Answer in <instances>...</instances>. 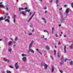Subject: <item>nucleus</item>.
<instances>
[{"mask_svg": "<svg viewBox=\"0 0 73 73\" xmlns=\"http://www.w3.org/2000/svg\"><path fill=\"white\" fill-rule=\"evenodd\" d=\"M22 57H23L22 58V60L24 62H27V55L26 54H22Z\"/></svg>", "mask_w": 73, "mask_h": 73, "instance_id": "1", "label": "nucleus"}, {"mask_svg": "<svg viewBox=\"0 0 73 73\" xmlns=\"http://www.w3.org/2000/svg\"><path fill=\"white\" fill-rule=\"evenodd\" d=\"M63 57H64V56H62V58L61 59V61L60 62V64L61 66L64 63V62H63V61L64 60V59L63 58Z\"/></svg>", "mask_w": 73, "mask_h": 73, "instance_id": "2", "label": "nucleus"}, {"mask_svg": "<svg viewBox=\"0 0 73 73\" xmlns=\"http://www.w3.org/2000/svg\"><path fill=\"white\" fill-rule=\"evenodd\" d=\"M33 41H32L31 42V43H30L29 45V49H31V48L32 47V45H33Z\"/></svg>", "mask_w": 73, "mask_h": 73, "instance_id": "3", "label": "nucleus"}, {"mask_svg": "<svg viewBox=\"0 0 73 73\" xmlns=\"http://www.w3.org/2000/svg\"><path fill=\"white\" fill-rule=\"evenodd\" d=\"M42 66H44V68H45V69H47V68H48V66L46 64H45V63H42Z\"/></svg>", "mask_w": 73, "mask_h": 73, "instance_id": "4", "label": "nucleus"}, {"mask_svg": "<svg viewBox=\"0 0 73 73\" xmlns=\"http://www.w3.org/2000/svg\"><path fill=\"white\" fill-rule=\"evenodd\" d=\"M18 63L17 62L15 64V67L16 68V69H18L19 68V66H18Z\"/></svg>", "mask_w": 73, "mask_h": 73, "instance_id": "5", "label": "nucleus"}, {"mask_svg": "<svg viewBox=\"0 0 73 73\" xmlns=\"http://www.w3.org/2000/svg\"><path fill=\"white\" fill-rule=\"evenodd\" d=\"M35 13H34L33 14V15H32V16L31 17V18L29 19V20L28 21V22H29V21H31V19H32V17H33V16H35Z\"/></svg>", "mask_w": 73, "mask_h": 73, "instance_id": "6", "label": "nucleus"}, {"mask_svg": "<svg viewBox=\"0 0 73 73\" xmlns=\"http://www.w3.org/2000/svg\"><path fill=\"white\" fill-rule=\"evenodd\" d=\"M28 52L29 53V52H31V53H35L34 51L31 49H29V51H28Z\"/></svg>", "mask_w": 73, "mask_h": 73, "instance_id": "7", "label": "nucleus"}, {"mask_svg": "<svg viewBox=\"0 0 73 73\" xmlns=\"http://www.w3.org/2000/svg\"><path fill=\"white\" fill-rule=\"evenodd\" d=\"M66 45H65L64 47V53H66Z\"/></svg>", "mask_w": 73, "mask_h": 73, "instance_id": "8", "label": "nucleus"}, {"mask_svg": "<svg viewBox=\"0 0 73 73\" xmlns=\"http://www.w3.org/2000/svg\"><path fill=\"white\" fill-rule=\"evenodd\" d=\"M20 14H22L23 16H26V14L23 11L21 12H20Z\"/></svg>", "mask_w": 73, "mask_h": 73, "instance_id": "9", "label": "nucleus"}, {"mask_svg": "<svg viewBox=\"0 0 73 73\" xmlns=\"http://www.w3.org/2000/svg\"><path fill=\"white\" fill-rule=\"evenodd\" d=\"M12 41H9L8 43V46H11V45H12Z\"/></svg>", "mask_w": 73, "mask_h": 73, "instance_id": "10", "label": "nucleus"}, {"mask_svg": "<svg viewBox=\"0 0 73 73\" xmlns=\"http://www.w3.org/2000/svg\"><path fill=\"white\" fill-rule=\"evenodd\" d=\"M3 8H5V9H6V10L8 11V5H6L5 6H4Z\"/></svg>", "mask_w": 73, "mask_h": 73, "instance_id": "11", "label": "nucleus"}, {"mask_svg": "<svg viewBox=\"0 0 73 73\" xmlns=\"http://www.w3.org/2000/svg\"><path fill=\"white\" fill-rule=\"evenodd\" d=\"M69 8H67L66 11V13H69Z\"/></svg>", "mask_w": 73, "mask_h": 73, "instance_id": "12", "label": "nucleus"}, {"mask_svg": "<svg viewBox=\"0 0 73 73\" xmlns=\"http://www.w3.org/2000/svg\"><path fill=\"white\" fill-rule=\"evenodd\" d=\"M42 20H43V21H44V23H46V20H45V19L44 17H42Z\"/></svg>", "mask_w": 73, "mask_h": 73, "instance_id": "13", "label": "nucleus"}, {"mask_svg": "<svg viewBox=\"0 0 73 73\" xmlns=\"http://www.w3.org/2000/svg\"><path fill=\"white\" fill-rule=\"evenodd\" d=\"M61 20L62 21H63V20H65V18L64 17H63V15H61Z\"/></svg>", "mask_w": 73, "mask_h": 73, "instance_id": "14", "label": "nucleus"}, {"mask_svg": "<svg viewBox=\"0 0 73 73\" xmlns=\"http://www.w3.org/2000/svg\"><path fill=\"white\" fill-rule=\"evenodd\" d=\"M70 49H73V44H72L70 46Z\"/></svg>", "mask_w": 73, "mask_h": 73, "instance_id": "15", "label": "nucleus"}, {"mask_svg": "<svg viewBox=\"0 0 73 73\" xmlns=\"http://www.w3.org/2000/svg\"><path fill=\"white\" fill-rule=\"evenodd\" d=\"M70 65H73V61H71L69 63Z\"/></svg>", "mask_w": 73, "mask_h": 73, "instance_id": "16", "label": "nucleus"}, {"mask_svg": "<svg viewBox=\"0 0 73 73\" xmlns=\"http://www.w3.org/2000/svg\"><path fill=\"white\" fill-rule=\"evenodd\" d=\"M4 61L5 62H9V60H7V59H5L4 60Z\"/></svg>", "mask_w": 73, "mask_h": 73, "instance_id": "17", "label": "nucleus"}, {"mask_svg": "<svg viewBox=\"0 0 73 73\" xmlns=\"http://www.w3.org/2000/svg\"><path fill=\"white\" fill-rule=\"evenodd\" d=\"M21 10H24V9L23 8H19V10L20 12H21Z\"/></svg>", "mask_w": 73, "mask_h": 73, "instance_id": "18", "label": "nucleus"}, {"mask_svg": "<svg viewBox=\"0 0 73 73\" xmlns=\"http://www.w3.org/2000/svg\"><path fill=\"white\" fill-rule=\"evenodd\" d=\"M5 22L7 21V22H8V23H10L9 20V19H7L5 20Z\"/></svg>", "mask_w": 73, "mask_h": 73, "instance_id": "19", "label": "nucleus"}, {"mask_svg": "<svg viewBox=\"0 0 73 73\" xmlns=\"http://www.w3.org/2000/svg\"><path fill=\"white\" fill-rule=\"evenodd\" d=\"M4 6L3 5H0V8H4Z\"/></svg>", "mask_w": 73, "mask_h": 73, "instance_id": "20", "label": "nucleus"}, {"mask_svg": "<svg viewBox=\"0 0 73 73\" xmlns=\"http://www.w3.org/2000/svg\"><path fill=\"white\" fill-rule=\"evenodd\" d=\"M51 70H52V72H54V67L53 66H52V68L51 69Z\"/></svg>", "mask_w": 73, "mask_h": 73, "instance_id": "21", "label": "nucleus"}, {"mask_svg": "<svg viewBox=\"0 0 73 73\" xmlns=\"http://www.w3.org/2000/svg\"><path fill=\"white\" fill-rule=\"evenodd\" d=\"M46 49H47V50H49V47L48 46H46Z\"/></svg>", "mask_w": 73, "mask_h": 73, "instance_id": "22", "label": "nucleus"}, {"mask_svg": "<svg viewBox=\"0 0 73 73\" xmlns=\"http://www.w3.org/2000/svg\"><path fill=\"white\" fill-rule=\"evenodd\" d=\"M36 50L37 51V52H38V53H40V54H41V52H40V51H39V50H38V49H36Z\"/></svg>", "mask_w": 73, "mask_h": 73, "instance_id": "23", "label": "nucleus"}, {"mask_svg": "<svg viewBox=\"0 0 73 73\" xmlns=\"http://www.w3.org/2000/svg\"><path fill=\"white\" fill-rule=\"evenodd\" d=\"M4 20L3 18V17H1L0 18V21H2V20Z\"/></svg>", "mask_w": 73, "mask_h": 73, "instance_id": "24", "label": "nucleus"}, {"mask_svg": "<svg viewBox=\"0 0 73 73\" xmlns=\"http://www.w3.org/2000/svg\"><path fill=\"white\" fill-rule=\"evenodd\" d=\"M17 40H18V38L17 37H15V41H17Z\"/></svg>", "mask_w": 73, "mask_h": 73, "instance_id": "25", "label": "nucleus"}, {"mask_svg": "<svg viewBox=\"0 0 73 73\" xmlns=\"http://www.w3.org/2000/svg\"><path fill=\"white\" fill-rule=\"evenodd\" d=\"M11 51H12V49H11V48L9 49V50H8L9 52H10V53H11Z\"/></svg>", "mask_w": 73, "mask_h": 73, "instance_id": "26", "label": "nucleus"}, {"mask_svg": "<svg viewBox=\"0 0 73 73\" xmlns=\"http://www.w3.org/2000/svg\"><path fill=\"white\" fill-rule=\"evenodd\" d=\"M44 32H47V33H48L49 34V32H48V31L46 30H44Z\"/></svg>", "mask_w": 73, "mask_h": 73, "instance_id": "27", "label": "nucleus"}, {"mask_svg": "<svg viewBox=\"0 0 73 73\" xmlns=\"http://www.w3.org/2000/svg\"><path fill=\"white\" fill-rule=\"evenodd\" d=\"M54 28L53 27L52 28V33H53V31L54 30Z\"/></svg>", "mask_w": 73, "mask_h": 73, "instance_id": "28", "label": "nucleus"}, {"mask_svg": "<svg viewBox=\"0 0 73 73\" xmlns=\"http://www.w3.org/2000/svg\"><path fill=\"white\" fill-rule=\"evenodd\" d=\"M54 55H56V50H54Z\"/></svg>", "mask_w": 73, "mask_h": 73, "instance_id": "29", "label": "nucleus"}, {"mask_svg": "<svg viewBox=\"0 0 73 73\" xmlns=\"http://www.w3.org/2000/svg\"><path fill=\"white\" fill-rule=\"evenodd\" d=\"M28 35L29 36H31V35H32V33H29L28 34Z\"/></svg>", "mask_w": 73, "mask_h": 73, "instance_id": "30", "label": "nucleus"}, {"mask_svg": "<svg viewBox=\"0 0 73 73\" xmlns=\"http://www.w3.org/2000/svg\"><path fill=\"white\" fill-rule=\"evenodd\" d=\"M7 73H11V72L7 70Z\"/></svg>", "mask_w": 73, "mask_h": 73, "instance_id": "31", "label": "nucleus"}, {"mask_svg": "<svg viewBox=\"0 0 73 73\" xmlns=\"http://www.w3.org/2000/svg\"><path fill=\"white\" fill-rule=\"evenodd\" d=\"M71 5L72 8H73V3H71Z\"/></svg>", "mask_w": 73, "mask_h": 73, "instance_id": "32", "label": "nucleus"}, {"mask_svg": "<svg viewBox=\"0 0 73 73\" xmlns=\"http://www.w3.org/2000/svg\"><path fill=\"white\" fill-rule=\"evenodd\" d=\"M6 17L7 16H6V15H4V18H3V20H5V19H6Z\"/></svg>", "mask_w": 73, "mask_h": 73, "instance_id": "33", "label": "nucleus"}, {"mask_svg": "<svg viewBox=\"0 0 73 73\" xmlns=\"http://www.w3.org/2000/svg\"><path fill=\"white\" fill-rule=\"evenodd\" d=\"M58 0H56V4H58Z\"/></svg>", "mask_w": 73, "mask_h": 73, "instance_id": "34", "label": "nucleus"}, {"mask_svg": "<svg viewBox=\"0 0 73 73\" xmlns=\"http://www.w3.org/2000/svg\"><path fill=\"white\" fill-rule=\"evenodd\" d=\"M41 36L42 37V38H44V36L43 35H41Z\"/></svg>", "mask_w": 73, "mask_h": 73, "instance_id": "35", "label": "nucleus"}, {"mask_svg": "<svg viewBox=\"0 0 73 73\" xmlns=\"http://www.w3.org/2000/svg\"><path fill=\"white\" fill-rule=\"evenodd\" d=\"M13 19H16V15H14L13 17Z\"/></svg>", "mask_w": 73, "mask_h": 73, "instance_id": "36", "label": "nucleus"}, {"mask_svg": "<svg viewBox=\"0 0 73 73\" xmlns=\"http://www.w3.org/2000/svg\"><path fill=\"white\" fill-rule=\"evenodd\" d=\"M14 19V23H16V19Z\"/></svg>", "mask_w": 73, "mask_h": 73, "instance_id": "37", "label": "nucleus"}, {"mask_svg": "<svg viewBox=\"0 0 73 73\" xmlns=\"http://www.w3.org/2000/svg\"><path fill=\"white\" fill-rule=\"evenodd\" d=\"M7 18L8 19H11V18L9 16H7Z\"/></svg>", "mask_w": 73, "mask_h": 73, "instance_id": "38", "label": "nucleus"}, {"mask_svg": "<svg viewBox=\"0 0 73 73\" xmlns=\"http://www.w3.org/2000/svg\"><path fill=\"white\" fill-rule=\"evenodd\" d=\"M24 9L26 10L27 9H28V7H25Z\"/></svg>", "mask_w": 73, "mask_h": 73, "instance_id": "39", "label": "nucleus"}, {"mask_svg": "<svg viewBox=\"0 0 73 73\" xmlns=\"http://www.w3.org/2000/svg\"><path fill=\"white\" fill-rule=\"evenodd\" d=\"M58 57H59V58L60 57V54L58 53Z\"/></svg>", "mask_w": 73, "mask_h": 73, "instance_id": "40", "label": "nucleus"}, {"mask_svg": "<svg viewBox=\"0 0 73 73\" xmlns=\"http://www.w3.org/2000/svg\"><path fill=\"white\" fill-rule=\"evenodd\" d=\"M68 60V59H67V58H65V62H66V60Z\"/></svg>", "mask_w": 73, "mask_h": 73, "instance_id": "41", "label": "nucleus"}, {"mask_svg": "<svg viewBox=\"0 0 73 73\" xmlns=\"http://www.w3.org/2000/svg\"><path fill=\"white\" fill-rule=\"evenodd\" d=\"M5 15H8V13H5Z\"/></svg>", "mask_w": 73, "mask_h": 73, "instance_id": "42", "label": "nucleus"}, {"mask_svg": "<svg viewBox=\"0 0 73 73\" xmlns=\"http://www.w3.org/2000/svg\"><path fill=\"white\" fill-rule=\"evenodd\" d=\"M9 67H10V68H13V67H12V66H9Z\"/></svg>", "mask_w": 73, "mask_h": 73, "instance_id": "43", "label": "nucleus"}, {"mask_svg": "<svg viewBox=\"0 0 73 73\" xmlns=\"http://www.w3.org/2000/svg\"><path fill=\"white\" fill-rule=\"evenodd\" d=\"M62 9V8H61L59 9V11H61Z\"/></svg>", "mask_w": 73, "mask_h": 73, "instance_id": "44", "label": "nucleus"}, {"mask_svg": "<svg viewBox=\"0 0 73 73\" xmlns=\"http://www.w3.org/2000/svg\"><path fill=\"white\" fill-rule=\"evenodd\" d=\"M50 57L51 58L52 60L53 59V57H52V56H50Z\"/></svg>", "mask_w": 73, "mask_h": 73, "instance_id": "45", "label": "nucleus"}, {"mask_svg": "<svg viewBox=\"0 0 73 73\" xmlns=\"http://www.w3.org/2000/svg\"><path fill=\"white\" fill-rule=\"evenodd\" d=\"M59 71L61 73H62V71L59 70Z\"/></svg>", "mask_w": 73, "mask_h": 73, "instance_id": "46", "label": "nucleus"}, {"mask_svg": "<svg viewBox=\"0 0 73 73\" xmlns=\"http://www.w3.org/2000/svg\"><path fill=\"white\" fill-rule=\"evenodd\" d=\"M46 7H44V9H46Z\"/></svg>", "mask_w": 73, "mask_h": 73, "instance_id": "47", "label": "nucleus"}, {"mask_svg": "<svg viewBox=\"0 0 73 73\" xmlns=\"http://www.w3.org/2000/svg\"><path fill=\"white\" fill-rule=\"evenodd\" d=\"M43 40H47V38H45L43 39Z\"/></svg>", "mask_w": 73, "mask_h": 73, "instance_id": "48", "label": "nucleus"}, {"mask_svg": "<svg viewBox=\"0 0 73 73\" xmlns=\"http://www.w3.org/2000/svg\"><path fill=\"white\" fill-rule=\"evenodd\" d=\"M47 11H45V14L46 13H47Z\"/></svg>", "mask_w": 73, "mask_h": 73, "instance_id": "49", "label": "nucleus"}, {"mask_svg": "<svg viewBox=\"0 0 73 73\" xmlns=\"http://www.w3.org/2000/svg\"><path fill=\"white\" fill-rule=\"evenodd\" d=\"M52 1H53V0H51L49 2L50 3L52 2Z\"/></svg>", "mask_w": 73, "mask_h": 73, "instance_id": "50", "label": "nucleus"}, {"mask_svg": "<svg viewBox=\"0 0 73 73\" xmlns=\"http://www.w3.org/2000/svg\"><path fill=\"white\" fill-rule=\"evenodd\" d=\"M61 43L60 42H59L58 43V44L59 45H60Z\"/></svg>", "mask_w": 73, "mask_h": 73, "instance_id": "51", "label": "nucleus"}, {"mask_svg": "<svg viewBox=\"0 0 73 73\" xmlns=\"http://www.w3.org/2000/svg\"><path fill=\"white\" fill-rule=\"evenodd\" d=\"M27 11L28 12H30V10H27Z\"/></svg>", "mask_w": 73, "mask_h": 73, "instance_id": "52", "label": "nucleus"}, {"mask_svg": "<svg viewBox=\"0 0 73 73\" xmlns=\"http://www.w3.org/2000/svg\"><path fill=\"white\" fill-rule=\"evenodd\" d=\"M16 44L14 45L13 46V48H15V46H16Z\"/></svg>", "mask_w": 73, "mask_h": 73, "instance_id": "53", "label": "nucleus"}, {"mask_svg": "<svg viewBox=\"0 0 73 73\" xmlns=\"http://www.w3.org/2000/svg\"><path fill=\"white\" fill-rule=\"evenodd\" d=\"M14 44H16V41H14L13 42Z\"/></svg>", "mask_w": 73, "mask_h": 73, "instance_id": "54", "label": "nucleus"}, {"mask_svg": "<svg viewBox=\"0 0 73 73\" xmlns=\"http://www.w3.org/2000/svg\"><path fill=\"white\" fill-rule=\"evenodd\" d=\"M55 35L56 37H58L57 34H55Z\"/></svg>", "mask_w": 73, "mask_h": 73, "instance_id": "55", "label": "nucleus"}, {"mask_svg": "<svg viewBox=\"0 0 73 73\" xmlns=\"http://www.w3.org/2000/svg\"><path fill=\"white\" fill-rule=\"evenodd\" d=\"M64 37H66V35H64Z\"/></svg>", "mask_w": 73, "mask_h": 73, "instance_id": "56", "label": "nucleus"}, {"mask_svg": "<svg viewBox=\"0 0 73 73\" xmlns=\"http://www.w3.org/2000/svg\"><path fill=\"white\" fill-rule=\"evenodd\" d=\"M60 15H62V13H61V12H60Z\"/></svg>", "mask_w": 73, "mask_h": 73, "instance_id": "57", "label": "nucleus"}, {"mask_svg": "<svg viewBox=\"0 0 73 73\" xmlns=\"http://www.w3.org/2000/svg\"><path fill=\"white\" fill-rule=\"evenodd\" d=\"M64 7H66V5H65L64 6Z\"/></svg>", "mask_w": 73, "mask_h": 73, "instance_id": "58", "label": "nucleus"}, {"mask_svg": "<svg viewBox=\"0 0 73 73\" xmlns=\"http://www.w3.org/2000/svg\"><path fill=\"white\" fill-rule=\"evenodd\" d=\"M27 10H25V12H26V13H27Z\"/></svg>", "mask_w": 73, "mask_h": 73, "instance_id": "59", "label": "nucleus"}, {"mask_svg": "<svg viewBox=\"0 0 73 73\" xmlns=\"http://www.w3.org/2000/svg\"><path fill=\"white\" fill-rule=\"evenodd\" d=\"M3 4V2H1L0 3V5H1V4Z\"/></svg>", "mask_w": 73, "mask_h": 73, "instance_id": "60", "label": "nucleus"}, {"mask_svg": "<svg viewBox=\"0 0 73 73\" xmlns=\"http://www.w3.org/2000/svg\"><path fill=\"white\" fill-rule=\"evenodd\" d=\"M34 31H35V30H34V29H33V30H32V32H34Z\"/></svg>", "mask_w": 73, "mask_h": 73, "instance_id": "61", "label": "nucleus"}, {"mask_svg": "<svg viewBox=\"0 0 73 73\" xmlns=\"http://www.w3.org/2000/svg\"><path fill=\"white\" fill-rule=\"evenodd\" d=\"M32 14V13H30L29 14V15H31V14Z\"/></svg>", "mask_w": 73, "mask_h": 73, "instance_id": "62", "label": "nucleus"}, {"mask_svg": "<svg viewBox=\"0 0 73 73\" xmlns=\"http://www.w3.org/2000/svg\"><path fill=\"white\" fill-rule=\"evenodd\" d=\"M2 41V39H0V41Z\"/></svg>", "mask_w": 73, "mask_h": 73, "instance_id": "63", "label": "nucleus"}, {"mask_svg": "<svg viewBox=\"0 0 73 73\" xmlns=\"http://www.w3.org/2000/svg\"><path fill=\"white\" fill-rule=\"evenodd\" d=\"M56 6L57 7H58V4Z\"/></svg>", "mask_w": 73, "mask_h": 73, "instance_id": "64", "label": "nucleus"}]
</instances>
